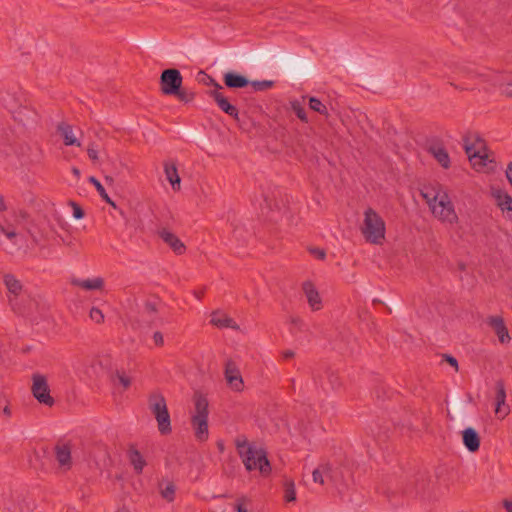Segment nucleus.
Returning a JSON list of instances; mask_svg holds the SVG:
<instances>
[{
  "instance_id": "nucleus-1",
  "label": "nucleus",
  "mask_w": 512,
  "mask_h": 512,
  "mask_svg": "<svg viewBox=\"0 0 512 512\" xmlns=\"http://www.w3.org/2000/svg\"><path fill=\"white\" fill-rule=\"evenodd\" d=\"M421 195L435 218L450 225L458 223L459 218L454 205L443 186L439 184L425 186L421 190Z\"/></svg>"
},
{
  "instance_id": "nucleus-2",
  "label": "nucleus",
  "mask_w": 512,
  "mask_h": 512,
  "mask_svg": "<svg viewBox=\"0 0 512 512\" xmlns=\"http://www.w3.org/2000/svg\"><path fill=\"white\" fill-rule=\"evenodd\" d=\"M464 148L471 165L476 171L488 173L495 169L496 163L488 152L485 141L479 135L475 133L466 135Z\"/></svg>"
},
{
  "instance_id": "nucleus-3",
  "label": "nucleus",
  "mask_w": 512,
  "mask_h": 512,
  "mask_svg": "<svg viewBox=\"0 0 512 512\" xmlns=\"http://www.w3.org/2000/svg\"><path fill=\"white\" fill-rule=\"evenodd\" d=\"M361 233L366 242L382 245L386 236V224L383 218L372 208L364 211Z\"/></svg>"
},
{
  "instance_id": "nucleus-4",
  "label": "nucleus",
  "mask_w": 512,
  "mask_h": 512,
  "mask_svg": "<svg viewBox=\"0 0 512 512\" xmlns=\"http://www.w3.org/2000/svg\"><path fill=\"white\" fill-rule=\"evenodd\" d=\"M148 406L155 417L160 434H170L172 431L171 419L164 396L158 392L152 393L148 399Z\"/></svg>"
},
{
  "instance_id": "nucleus-5",
  "label": "nucleus",
  "mask_w": 512,
  "mask_h": 512,
  "mask_svg": "<svg viewBox=\"0 0 512 512\" xmlns=\"http://www.w3.org/2000/svg\"><path fill=\"white\" fill-rule=\"evenodd\" d=\"M192 427L194 429L195 437L199 441L208 439V400L203 395H196L194 397V413L191 418Z\"/></svg>"
},
{
  "instance_id": "nucleus-6",
  "label": "nucleus",
  "mask_w": 512,
  "mask_h": 512,
  "mask_svg": "<svg viewBox=\"0 0 512 512\" xmlns=\"http://www.w3.org/2000/svg\"><path fill=\"white\" fill-rule=\"evenodd\" d=\"M248 471H258L261 475L267 476L271 472V466L264 449L256 447L243 452L240 457Z\"/></svg>"
},
{
  "instance_id": "nucleus-7",
  "label": "nucleus",
  "mask_w": 512,
  "mask_h": 512,
  "mask_svg": "<svg viewBox=\"0 0 512 512\" xmlns=\"http://www.w3.org/2000/svg\"><path fill=\"white\" fill-rule=\"evenodd\" d=\"M31 392L34 398L45 406L51 407L54 404V399L50 394L47 377L40 373L32 375Z\"/></svg>"
},
{
  "instance_id": "nucleus-8",
  "label": "nucleus",
  "mask_w": 512,
  "mask_h": 512,
  "mask_svg": "<svg viewBox=\"0 0 512 512\" xmlns=\"http://www.w3.org/2000/svg\"><path fill=\"white\" fill-rule=\"evenodd\" d=\"M224 378L230 390L240 393L244 390L245 384L240 369L236 362L227 360L224 368Z\"/></svg>"
},
{
  "instance_id": "nucleus-9",
  "label": "nucleus",
  "mask_w": 512,
  "mask_h": 512,
  "mask_svg": "<svg viewBox=\"0 0 512 512\" xmlns=\"http://www.w3.org/2000/svg\"><path fill=\"white\" fill-rule=\"evenodd\" d=\"M182 75L177 69L164 70L160 77L161 91L165 95L178 93L182 85Z\"/></svg>"
},
{
  "instance_id": "nucleus-10",
  "label": "nucleus",
  "mask_w": 512,
  "mask_h": 512,
  "mask_svg": "<svg viewBox=\"0 0 512 512\" xmlns=\"http://www.w3.org/2000/svg\"><path fill=\"white\" fill-rule=\"evenodd\" d=\"M490 193L503 217L512 222V196L499 187H492Z\"/></svg>"
},
{
  "instance_id": "nucleus-11",
  "label": "nucleus",
  "mask_w": 512,
  "mask_h": 512,
  "mask_svg": "<svg viewBox=\"0 0 512 512\" xmlns=\"http://www.w3.org/2000/svg\"><path fill=\"white\" fill-rule=\"evenodd\" d=\"M312 477L313 481L320 485H324L326 483L337 484L340 482L337 472L329 463H321L313 470Z\"/></svg>"
},
{
  "instance_id": "nucleus-12",
  "label": "nucleus",
  "mask_w": 512,
  "mask_h": 512,
  "mask_svg": "<svg viewBox=\"0 0 512 512\" xmlns=\"http://www.w3.org/2000/svg\"><path fill=\"white\" fill-rule=\"evenodd\" d=\"M55 459L59 469L68 471L72 468V447L69 443H58L55 446Z\"/></svg>"
},
{
  "instance_id": "nucleus-13",
  "label": "nucleus",
  "mask_w": 512,
  "mask_h": 512,
  "mask_svg": "<svg viewBox=\"0 0 512 512\" xmlns=\"http://www.w3.org/2000/svg\"><path fill=\"white\" fill-rule=\"evenodd\" d=\"M302 291L306 297L309 308L312 311H319L323 308V300L322 297L311 281H305L302 284Z\"/></svg>"
},
{
  "instance_id": "nucleus-14",
  "label": "nucleus",
  "mask_w": 512,
  "mask_h": 512,
  "mask_svg": "<svg viewBox=\"0 0 512 512\" xmlns=\"http://www.w3.org/2000/svg\"><path fill=\"white\" fill-rule=\"evenodd\" d=\"M495 414L499 419H504L509 413V406L506 404V391L502 382H497L495 386Z\"/></svg>"
},
{
  "instance_id": "nucleus-15",
  "label": "nucleus",
  "mask_w": 512,
  "mask_h": 512,
  "mask_svg": "<svg viewBox=\"0 0 512 512\" xmlns=\"http://www.w3.org/2000/svg\"><path fill=\"white\" fill-rule=\"evenodd\" d=\"M488 325L493 329L501 344H508L511 340L504 320L500 316H491L487 319Z\"/></svg>"
},
{
  "instance_id": "nucleus-16",
  "label": "nucleus",
  "mask_w": 512,
  "mask_h": 512,
  "mask_svg": "<svg viewBox=\"0 0 512 512\" xmlns=\"http://www.w3.org/2000/svg\"><path fill=\"white\" fill-rule=\"evenodd\" d=\"M159 237L173 250L177 255H182L186 251L185 244L168 229H161L158 232Z\"/></svg>"
},
{
  "instance_id": "nucleus-17",
  "label": "nucleus",
  "mask_w": 512,
  "mask_h": 512,
  "mask_svg": "<svg viewBox=\"0 0 512 512\" xmlns=\"http://www.w3.org/2000/svg\"><path fill=\"white\" fill-rule=\"evenodd\" d=\"M71 284L86 291H103L105 280L99 276L87 279L73 278Z\"/></svg>"
},
{
  "instance_id": "nucleus-18",
  "label": "nucleus",
  "mask_w": 512,
  "mask_h": 512,
  "mask_svg": "<svg viewBox=\"0 0 512 512\" xmlns=\"http://www.w3.org/2000/svg\"><path fill=\"white\" fill-rule=\"evenodd\" d=\"M57 132L62 137L63 142L66 146H81V141L77 136L76 131L73 127L66 123H61L57 127Z\"/></svg>"
},
{
  "instance_id": "nucleus-19",
  "label": "nucleus",
  "mask_w": 512,
  "mask_h": 512,
  "mask_svg": "<svg viewBox=\"0 0 512 512\" xmlns=\"http://www.w3.org/2000/svg\"><path fill=\"white\" fill-rule=\"evenodd\" d=\"M211 96L224 113L228 114L235 120L239 119L238 109L234 105L230 104L227 98L220 91H212Z\"/></svg>"
},
{
  "instance_id": "nucleus-20",
  "label": "nucleus",
  "mask_w": 512,
  "mask_h": 512,
  "mask_svg": "<svg viewBox=\"0 0 512 512\" xmlns=\"http://www.w3.org/2000/svg\"><path fill=\"white\" fill-rule=\"evenodd\" d=\"M462 440L464 446L469 452H476L480 447V437L475 429L468 427L462 431Z\"/></svg>"
},
{
  "instance_id": "nucleus-21",
  "label": "nucleus",
  "mask_w": 512,
  "mask_h": 512,
  "mask_svg": "<svg viewBox=\"0 0 512 512\" xmlns=\"http://www.w3.org/2000/svg\"><path fill=\"white\" fill-rule=\"evenodd\" d=\"M164 173H165L166 179L171 184L172 189L174 191H179L180 187H181V179L178 174V170H177V166H176L175 162H173V161L164 162Z\"/></svg>"
},
{
  "instance_id": "nucleus-22",
  "label": "nucleus",
  "mask_w": 512,
  "mask_h": 512,
  "mask_svg": "<svg viewBox=\"0 0 512 512\" xmlns=\"http://www.w3.org/2000/svg\"><path fill=\"white\" fill-rule=\"evenodd\" d=\"M210 322L212 325L218 328L238 329V326L234 320L222 311L212 312Z\"/></svg>"
},
{
  "instance_id": "nucleus-23",
  "label": "nucleus",
  "mask_w": 512,
  "mask_h": 512,
  "mask_svg": "<svg viewBox=\"0 0 512 512\" xmlns=\"http://www.w3.org/2000/svg\"><path fill=\"white\" fill-rule=\"evenodd\" d=\"M429 152L443 168L447 169L450 167V157L441 144L430 145Z\"/></svg>"
},
{
  "instance_id": "nucleus-24",
  "label": "nucleus",
  "mask_w": 512,
  "mask_h": 512,
  "mask_svg": "<svg viewBox=\"0 0 512 512\" xmlns=\"http://www.w3.org/2000/svg\"><path fill=\"white\" fill-rule=\"evenodd\" d=\"M129 462L132 465L134 471L137 474H141L143 472L144 467L147 465V462L141 452L135 448H131L128 451Z\"/></svg>"
},
{
  "instance_id": "nucleus-25",
  "label": "nucleus",
  "mask_w": 512,
  "mask_h": 512,
  "mask_svg": "<svg viewBox=\"0 0 512 512\" xmlns=\"http://www.w3.org/2000/svg\"><path fill=\"white\" fill-rule=\"evenodd\" d=\"M158 490L161 497L167 502H172L176 495V486L169 479H163L158 484Z\"/></svg>"
},
{
  "instance_id": "nucleus-26",
  "label": "nucleus",
  "mask_w": 512,
  "mask_h": 512,
  "mask_svg": "<svg viewBox=\"0 0 512 512\" xmlns=\"http://www.w3.org/2000/svg\"><path fill=\"white\" fill-rule=\"evenodd\" d=\"M224 83L229 88H244L249 84L246 77L234 72L224 74Z\"/></svg>"
},
{
  "instance_id": "nucleus-27",
  "label": "nucleus",
  "mask_w": 512,
  "mask_h": 512,
  "mask_svg": "<svg viewBox=\"0 0 512 512\" xmlns=\"http://www.w3.org/2000/svg\"><path fill=\"white\" fill-rule=\"evenodd\" d=\"M4 284L10 295L17 297L23 290L22 283L12 274L4 276Z\"/></svg>"
},
{
  "instance_id": "nucleus-28",
  "label": "nucleus",
  "mask_w": 512,
  "mask_h": 512,
  "mask_svg": "<svg viewBox=\"0 0 512 512\" xmlns=\"http://www.w3.org/2000/svg\"><path fill=\"white\" fill-rule=\"evenodd\" d=\"M11 113L15 120L20 123L26 124L30 119L33 118L34 112L27 108L26 106H20L18 109H14L13 107H9Z\"/></svg>"
},
{
  "instance_id": "nucleus-29",
  "label": "nucleus",
  "mask_w": 512,
  "mask_h": 512,
  "mask_svg": "<svg viewBox=\"0 0 512 512\" xmlns=\"http://www.w3.org/2000/svg\"><path fill=\"white\" fill-rule=\"evenodd\" d=\"M88 181L96 188L97 192L99 193L100 197L109 205L112 207H116L115 202L109 197V195L106 193L105 188L100 183L98 179H96L94 176H90Z\"/></svg>"
},
{
  "instance_id": "nucleus-30",
  "label": "nucleus",
  "mask_w": 512,
  "mask_h": 512,
  "mask_svg": "<svg viewBox=\"0 0 512 512\" xmlns=\"http://www.w3.org/2000/svg\"><path fill=\"white\" fill-rule=\"evenodd\" d=\"M308 105L309 108L325 117H328V109L324 103H322L321 100H319L316 97H309L308 99Z\"/></svg>"
},
{
  "instance_id": "nucleus-31",
  "label": "nucleus",
  "mask_w": 512,
  "mask_h": 512,
  "mask_svg": "<svg viewBox=\"0 0 512 512\" xmlns=\"http://www.w3.org/2000/svg\"><path fill=\"white\" fill-rule=\"evenodd\" d=\"M290 106H291L292 111L296 114V116L302 122H305V123L308 122V117H307V113L305 111L304 105L300 101L293 100L290 102Z\"/></svg>"
},
{
  "instance_id": "nucleus-32",
  "label": "nucleus",
  "mask_w": 512,
  "mask_h": 512,
  "mask_svg": "<svg viewBox=\"0 0 512 512\" xmlns=\"http://www.w3.org/2000/svg\"><path fill=\"white\" fill-rule=\"evenodd\" d=\"M235 445L239 456H242L243 452H247L249 449H255L256 446L250 444L244 436H239L235 440Z\"/></svg>"
},
{
  "instance_id": "nucleus-33",
  "label": "nucleus",
  "mask_w": 512,
  "mask_h": 512,
  "mask_svg": "<svg viewBox=\"0 0 512 512\" xmlns=\"http://www.w3.org/2000/svg\"><path fill=\"white\" fill-rule=\"evenodd\" d=\"M198 81L203 83L204 85L213 86L215 88L214 91H219L220 89H222V86L219 83H217L211 76H209L203 71L199 72Z\"/></svg>"
},
{
  "instance_id": "nucleus-34",
  "label": "nucleus",
  "mask_w": 512,
  "mask_h": 512,
  "mask_svg": "<svg viewBox=\"0 0 512 512\" xmlns=\"http://www.w3.org/2000/svg\"><path fill=\"white\" fill-rule=\"evenodd\" d=\"M114 377L124 389H128L132 383V378L124 371H116Z\"/></svg>"
},
{
  "instance_id": "nucleus-35",
  "label": "nucleus",
  "mask_w": 512,
  "mask_h": 512,
  "mask_svg": "<svg viewBox=\"0 0 512 512\" xmlns=\"http://www.w3.org/2000/svg\"><path fill=\"white\" fill-rule=\"evenodd\" d=\"M284 498L287 502H293L296 500L295 486L292 481H286V483H285Z\"/></svg>"
},
{
  "instance_id": "nucleus-36",
  "label": "nucleus",
  "mask_w": 512,
  "mask_h": 512,
  "mask_svg": "<svg viewBox=\"0 0 512 512\" xmlns=\"http://www.w3.org/2000/svg\"><path fill=\"white\" fill-rule=\"evenodd\" d=\"M174 95L177 96V98L184 103L191 102L195 97V93L193 91L185 89L181 90V88H179L178 93H175Z\"/></svg>"
},
{
  "instance_id": "nucleus-37",
  "label": "nucleus",
  "mask_w": 512,
  "mask_h": 512,
  "mask_svg": "<svg viewBox=\"0 0 512 512\" xmlns=\"http://www.w3.org/2000/svg\"><path fill=\"white\" fill-rule=\"evenodd\" d=\"M91 320H93L95 323H102L104 321V314L102 313V311L96 307H93L91 310H90V314H89Z\"/></svg>"
},
{
  "instance_id": "nucleus-38",
  "label": "nucleus",
  "mask_w": 512,
  "mask_h": 512,
  "mask_svg": "<svg viewBox=\"0 0 512 512\" xmlns=\"http://www.w3.org/2000/svg\"><path fill=\"white\" fill-rule=\"evenodd\" d=\"M87 154L93 162H97L99 160V152L94 143L89 144L87 147Z\"/></svg>"
},
{
  "instance_id": "nucleus-39",
  "label": "nucleus",
  "mask_w": 512,
  "mask_h": 512,
  "mask_svg": "<svg viewBox=\"0 0 512 512\" xmlns=\"http://www.w3.org/2000/svg\"><path fill=\"white\" fill-rule=\"evenodd\" d=\"M248 501L245 498H240L236 501L234 509L237 512H248Z\"/></svg>"
},
{
  "instance_id": "nucleus-40",
  "label": "nucleus",
  "mask_w": 512,
  "mask_h": 512,
  "mask_svg": "<svg viewBox=\"0 0 512 512\" xmlns=\"http://www.w3.org/2000/svg\"><path fill=\"white\" fill-rule=\"evenodd\" d=\"M4 235L7 239H9L12 243L17 244L18 243V233L12 229L8 228L6 231H4Z\"/></svg>"
},
{
  "instance_id": "nucleus-41",
  "label": "nucleus",
  "mask_w": 512,
  "mask_h": 512,
  "mask_svg": "<svg viewBox=\"0 0 512 512\" xmlns=\"http://www.w3.org/2000/svg\"><path fill=\"white\" fill-rule=\"evenodd\" d=\"M254 90H265L272 85L270 81H255L251 83Z\"/></svg>"
},
{
  "instance_id": "nucleus-42",
  "label": "nucleus",
  "mask_w": 512,
  "mask_h": 512,
  "mask_svg": "<svg viewBox=\"0 0 512 512\" xmlns=\"http://www.w3.org/2000/svg\"><path fill=\"white\" fill-rule=\"evenodd\" d=\"M71 207H72V210H73L74 218L82 219L84 217V211L82 210V208L78 204H76L75 202H71Z\"/></svg>"
},
{
  "instance_id": "nucleus-43",
  "label": "nucleus",
  "mask_w": 512,
  "mask_h": 512,
  "mask_svg": "<svg viewBox=\"0 0 512 512\" xmlns=\"http://www.w3.org/2000/svg\"><path fill=\"white\" fill-rule=\"evenodd\" d=\"M152 340L154 344L158 347H161L164 345V336L160 331H156L153 333Z\"/></svg>"
},
{
  "instance_id": "nucleus-44",
  "label": "nucleus",
  "mask_w": 512,
  "mask_h": 512,
  "mask_svg": "<svg viewBox=\"0 0 512 512\" xmlns=\"http://www.w3.org/2000/svg\"><path fill=\"white\" fill-rule=\"evenodd\" d=\"M444 359L456 370L458 371V362H457V359L450 356V355H445L444 356Z\"/></svg>"
},
{
  "instance_id": "nucleus-45",
  "label": "nucleus",
  "mask_w": 512,
  "mask_h": 512,
  "mask_svg": "<svg viewBox=\"0 0 512 512\" xmlns=\"http://www.w3.org/2000/svg\"><path fill=\"white\" fill-rule=\"evenodd\" d=\"M311 252L319 259H324L326 255L324 250L321 249H313Z\"/></svg>"
},
{
  "instance_id": "nucleus-46",
  "label": "nucleus",
  "mask_w": 512,
  "mask_h": 512,
  "mask_svg": "<svg viewBox=\"0 0 512 512\" xmlns=\"http://www.w3.org/2000/svg\"><path fill=\"white\" fill-rule=\"evenodd\" d=\"M294 355H295V353L293 350H285L282 352V357L284 359H291L294 357Z\"/></svg>"
},
{
  "instance_id": "nucleus-47",
  "label": "nucleus",
  "mask_w": 512,
  "mask_h": 512,
  "mask_svg": "<svg viewBox=\"0 0 512 512\" xmlns=\"http://www.w3.org/2000/svg\"><path fill=\"white\" fill-rule=\"evenodd\" d=\"M506 177L509 183L512 185V163L508 165V168L506 170Z\"/></svg>"
},
{
  "instance_id": "nucleus-48",
  "label": "nucleus",
  "mask_w": 512,
  "mask_h": 512,
  "mask_svg": "<svg viewBox=\"0 0 512 512\" xmlns=\"http://www.w3.org/2000/svg\"><path fill=\"white\" fill-rule=\"evenodd\" d=\"M503 506L507 512H512V501L511 500H504Z\"/></svg>"
},
{
  "instance_id": "nucleus-49",
  "label": "nucleus",
  "mask_w": 512,
  "mask_h": 512,
  "mask_svg": "<svg viewBox=\"0 0 512 512\" xmlns=\"http://www.w3.org/2000/svg\"><path fill=\"white\" fill-rule=\"evenodd\" d=\"M5 210H7V206H6L4 197L2 195H0V211L2 212Z\"/></svg>"
},
{
  "instance_id": "nucleus-50",
  "label": "nucleus",
  "mask_w": 512,
  "mask_h": 512,
  "mask_svg": "<svg viewBox=\"0 0 512 512\" xmlns=\"http://www.w3.org/2000/svg\"><path fill=\"white\" fill-rule=\"evenodd\" d=\"M71 172L76 177V179L80 178L81 172L77 167H72Z\"/></svg>"
},
{
  "instance_id": "nucleus-51",
  "label": "nucleus",
  "mask_w": 512,
  "mask_h": 512,
  "mask_svg": "<svg viewBox=\"0 0 512 512\" xmlns=\"http://www.w3.org/2000/svg\"><path fill=\"white\" fill-rule=\"evenodd\" d=\"M3 414L7 417H10L11 416V409L9 406H5L4 409H3Z\"/></svg>"
},
{
  "instance_id": "nucleus-52",
  "label": "nucleus",
  "mask_w": 512,
  "mask_h": 512,
  "mask_svg": "<svg viewBox=\"0 0 512 512\" xmlns=\"http://www.w3.org/2000/svg\"><path fill=\"white\" fill-rule=\"evenodd\" d=\"M8 228L4 227L1 223H0V233H2L4 235V231H6Z\"/></svg>"
},
{
  "instance_id": "nucleus-53",
  "label": "nucleus",
  "mask_w": 512,
  "mask_h": 512,
  "mask_svg": "<svg viewBox=\"0 0 512 512\" xmlns=\"http://www.w3.org/2000/svg\"><path fill=\"white\" fill-rule=\"evenodd\" d=\"M117 512H130V511L126 508H123V509L118 510Z\"/></svg>"
}]
</instances>
